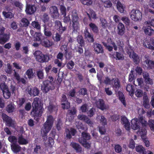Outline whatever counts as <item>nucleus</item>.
I'll return each instance as SVG.
<instances>
[{
    "instance_id": "nucleus-1",
    "label": "nucleus",
    "mask_w": 154,
    "mask_h": 154,
    "mask_svg": "<svg viewBox=\"0 0 154 154\" xmlns=\"http://www.w3.org/2000/svg\"><path fill=\"white\" fill-rule=\"evenodd\" d=\"M39 98L35 97L32 103V109L30 113L31 116L34 117L37 121H38L39 118L42 116L44 109L43 107L39 105Z\"/></svg>"
},
{
    "instance_id": "nucleus-2",
    "label": "nucleus",
    "mask_w": 154,
    "mask_h": 154,
    "mask_svg": "<svg viewBox=\"0 0 154 154\" xmlns=\"http://www.w3.org/2000/svg\"><path fill=\"white\" fill-rule=\"evenodd\" d=\"M54 79L52 76H48V79L44 81L41 85V90L44 93H46L50 90L55 88Z\"/></svg>"
},
{
    "instance_id": "nucleus-3",
    "label": "nucleus",
    "mask_w": 154,
    "mask_h": 154,
    "mask_svg": "<svg viewBox=\"0 0 154 154\" xmlns=\"http://www.w3.org/2000/svg\"><path fill=\"white\" fill-rule=\"evenodd\" d=\"M54 122V119L51 115H49L47 117V120L44 123L41 131V134L42 137L47 136V133L51 130L53 126ZM44 139L45 140V137Z\"/></svg>"
},
{
    "instance_id": "nucleus-4",
    "label": "nucleus",
    "mask_w": 154,
    "mask_h": 154,
    "mask_svg": "<svg viewBox=\"0 0 154 154\" xmlns=\"http://www.w3.org/2000/svg\"><path fill=\"white\" fill-rule=\"evenodd\" d=\"M71 21L72 32H77L80 29V24L79 23V18L78 17L77 11L74 10L72 11L71 14Z\"/></svg>"
},
{
    "instance_id": "nucleus-5",
    "label": "nucleus",
    "mask_w": 154,
    "mask_h": 154,
    "mask_svg": "<svg viewBox=\"0 0 154 154\" xmlns=\"http://www.w3.org/2000/svg\"><path fill=\"white\" fill-rule=\"evenodd\" d=\"M91 138V137L89 134L83 132L82 133L81 137L79 139V141L84 147L88 149L90 148L91 143L87 141Z\"/></svg>"
},
{
    "instance_id": "nucleus-6",
    "label": "nucleus",
    "mask_w": 154,
    "mask_h": 154,
    "mask_svg": "<svg viewBox=\"0 0 154 154\" xmlns=\"http://www.w3.org/2000/svg\"><path fill=\"white\" fill-rule=\"evenodd\" d=\"M34 55L36 60L40 63L47 62L49 60V57L48 55L43 54L40 51H36L35 52Z\"/></svg>"
},
{
    "instance_id": "nucleus-7",
    "label": "nucleus",
    "mask_w": 154,
    "mask_h": 154,
    "mask_svg": "<svg viewBox=\"0 0 154 154\" xmlns=\"http://www.w3.org/2000/svg\"><path fill=\"white\" fill-rule=\"evenodd\" d=\"M142 15V13L138 10L133 9L130 13V17L131 20L134 21L141 20Z\"/></svg>"
},
{
    "instance_id": "nucleus-8",
    "label": "nucleus",
    "mask_w": 154,
    "mask_h": 154,
    "mask_svg": "<svg viewBox=\"0 0 154 154\" xmlns=\"http://www.w3.org/2000/svg\"><path fill=\"white\" fill-rule=\"evenodd\" d=\"M84 36L85 39L90 43H93L94 41V35L92 33L90 32L87 27H86L84 32Z\"/></svg>"
},
{
    "instance_id": "nucleus-9",
    "label": "nucleus",
    "mask_w": 154,
    "mask_h": 154,
    "mask_svg": "<svg viewBox=\"0 0 154 154\" xmlns=\"http://www.w3.org/2000/svg\"><path fill=\"white\" fill-rule=\"evenodd\" d=\"M95 104L97 108L102 111L106 110L108 108V106L105 104V101L103 99H100L96 100Z\"/></svg>"
},
{
    "instance_id": "nucleus-10",
    "label": "nucleus",
    "mask_w": 154,
    "mask_h": 154,
    "mask_svg": "<svg viewBox=\"0 0 154 154\" xmlns=\"http://www.w3.org/2000/svg\"><path fill=\"white\" fill-rule=\"evenodd\" d=\"M62 108L63 109H68L70 106V103L68 100L66 96L64 94H63L60 99Z\"/></svg>"
},
{
    "instance_id": "nucleus-11",
    "label": "nucleus",
    "mask_w": 154,
    "mask_h": 154,
    "mask_svg": "<svg viewBox=\"0 0 154 154\" xmlns=\"http://www.w3.org/2000/svg\"><path fill=\"white\" fill-rule=\"evenodd\" d=\"M2 117L3 122H5L6 125L9 127H13L14 126V124L11 117L4 113L2 114Z\"/></svg>"
},
{
    "instance_id": "nucleus-12",
    "label": "nucleus",
    "mask_w": 154,
    "mask_h": 154,
    "mask_svg": "<svg viewBox=\"0 0 154 154\" xmlns=\"http://www.w3.org/2000/svg\"><path fill=\"white\" fill-rule=\"evenodd\" d=\"M28 93L31 96H38L39 94V91L36 87L29 86L27 89Z\"/></svg>"
},
{
    "instance_id": "nucleus-13",
    "label": "nucleus",
    "mask_w": 154,
    "mask_h": 154,
    "mask_svg": "<svg viewBox=\"0 0 154 154\" xmlns=\"http://www.w3.org/2000/svg\"><path fill=\"white\" fill-rule=\"evenodd\" d=\"M143 45L145 47L149 49L154 50V39L152 38L146 40L144 41Z\"/></svg>"
},
{
    "instance_id": "nucleus-14",
    "label": "nucleus",
    "mask_w": 154,
    "mask_h": 154,
    "mask_svg": "<svg viewBox=\"0 0 154 154\" xmlns=\"http://www.w3.org/2000/svg\"><path fill=\"white\" fill-rule=\"evenodd\" d=\"M92 46L94 48V52L97 54L103 53L104 52L103 46L100 44L94 42Z\"/></svg>"
},
{
    "instance_id": "nucleus-15",
    "label": "nucleus",
    "mask_w": 154,
    "mask_h": 154,
    "mask_svg": "<svg viewBox=\"0 0 154 154\" xmlns=\"http://www.w3.org/2000/svg\"><path fill=\"white\" fill-rule=\"evenodd\" d=\"M50 13L51 17L54 19H57L59 14L57 8L55 6H52L50 8Z\"/></svg>"
},
{
    "instance_id": "nucleus-16",
    "label": "nucleus",
    "mask_w": 154,
    "mask_h": 154,
    "mask_svg": "<svg viewBox=\"0 0 154 154\" xmlns=\"http://www.w3.org/2000/svg\"><path fill=\"white\" fill-rule=\"evenodd\" d=\"M131 127L132 129L136 130L139 129L138 132L139 134V130L140 131L142 129H145L144 128H142L141 129L140 128L139 124L138 121V119H132L131 121Z\"/></svg>"
},
{
    "instance_id": "nucleus-17",
    "label": "nucleus",
    "mask_w": 154,
    "mask_h": 154,
    "mask_svg": "<svg viewBox=\"0 0 154 154\" xmlns=\"http://www.w3.org/2000/svg\"><path fill=\"white\" fill-rule=\"evenodd\" d=\"M146 132V129H142L141 131L139 130V134L140 135L142 139L143 140L145 145L146 147H148L149 146V142L145 138Z\"/></svg>"
},
{
    "instance_id": "nucleus-18",
    "label": "nucleus",
    "mask_w": 154,
    "mask_h": 154,
    "mask_svg": "<svg viewBox=\"0 0 154 154\" xmlns=\"http://www.w3.org/2000/svg\"><path fill=\"white\" fill-rule=\"evenodd\" d=\"M36 11V7L34 5L27 4L25 11L27 14L31 15L34 14Z\"/></svg>"
},
{
    "instance_id": "nucleus-19",
    "label": "nucleus",
    "mask_w": 154,
    "mask_h": 154,
    "mask_svg": "<svg viewBox=\"0 0 154 154\" xmlns=\"http://www.w3.org/2000/svg\"><path fill=\"white\" fill-rule=\"evenodd\" d=\"M76 132V130L73 128H71L70 130L66 128L65 130L66 136L67 138L70 139L72 138V136L75 135Z\"/></svg>"
},
{
    "instance_id": "nucleus-20",
    "label": "nucleus",
    "mask_w": 154,
    "mask_h": 154,
    "mask_svg": "<svg viewBox=\"0 0 154 154\" xmlns=\"http://www.w3.org/2000/svg\"><path fill=\"white\" fill-rule=\"evenodd\" d=\"M40 43L42 45L47 48H49L53 45V43L52 42L50 41L48 39L46 38L45 36V38L42 39Z\"/></svg>"
},
{
    "instance_id": "nucleus-21",
    "label": "nucleus",
    "mask_w": 154,
    "mask_h": 154,
    "mask_svg": "<svg viewBox=\"0 0 154 154\" xmlns=\"http://www.w3.org/2000/svg\"><path fill=\"white\" fill-rule=\"evenodd\" d=\"M112 56L116 60H123L125 59L123 54L121 52L118 51L114 52Z\"/></svg>"
},
{
    "instance_id": "nucleus-22",
    "label": "nucleus",
    "mask_w": 154,
    "mask_h": 154,
    "mask_svg": "<svg viewBox=\"0 0 154 154\" xmlns=\"http://www.w3.org/2000/svg\"><path fill=\"white\" fill-rule=\"evenodd\" d=\"M33 38L35 41L41 42L42 39L45 38V36L42 35L41 32H35L33 35Z\"/></svg>"
},
{
    "instance_id": "nucleus-23",
    "label": "nucleus",
    "mask_w": 154,
    "mask_h": 154,
    "mask_svg": "<svg viewBox=\"0 0 154 154\" xmlns=\"http://www.w3.org/2000/svg\"><path fill=\"white\" fill-rule=\"evenodd\" d=\"M143 75L145 82L147 83L150 85H152L153 84L152 80L149 78V75L148 73L146 72H144L143 73Z\"/></svg>"
},
{
    "instance_id": "nucleus-24",
    "label": "nucleus",
    "mask_w": 154,
    "mask_h": 154,
    "mask_svg": "<svg viewBox=\"0 0 154 154\" xmlns=\"http://www.w3.org/2000/svg\"><path fill=\"white\" fill-rule=\"evenodd\" d=\"M71 146L75 150L77 153H81L82 152V148L78 143H72L71 144Z\"/></svg>"
},
{
    "instance_id": "nucleus-25",
    "label": "nucleus",
    "mask_w": 154,
    "mask_h": 154,
    "mask_svg": "<svg viewBox=\"0 0 154 154\" xmlns=\"http://www.w3.org/2000/svg\"><path fill=\"white\" fill-rule=\"evenodd\" d=\"M145 33L149 35H151L152 33L154 32V30L151 29L150 26H143V29Z\"/></svg>"
},
{
    "instance_id": "nucleus-26",
    "label": "nucleus",
    "mask_w": 154,
    "mask_h": 154,
    "mask_svg": "<svg viewBox=\"0 0 154 154\" xmlns=\"http://www.w3.org/2000/svg\"><path fill=\"white\" fill-rule=\"evenodd\" d=\"M11 149L14 152L17 153L20 152L21 147L16 143H13L11 146Z\"/></svg>"
},
{
    "instance_id": "nucleus-27",
    "label": "nucleus",
    "mask_w": 154,
    "mask_h": 154,
    "mask_svg": "<svg viewBox=\"0 0 154 154\" xmlns=\"http://www.w3.org/2000/svg\"><path fill=\"white\" fill-rule=\"evenodd\" d=\"M134 87V85L131 84H128L126 87V90L127 91L129 92L131 96L133 95L135 92Z\"/></svg>"
},
{
    "instance_id": "nucleus-28",
    "label": "nucleus",
    "mask_w": 154,
    "mask_h": 154,
    "mask_svg": "<svg viewBox=\"0 0 154 154\" xmlns=\"http://www.w3.org/2000/svg\"><path fill=\"white\" fill-rule=\"evenodd\" d=\"M117 27L119 30L118 34L119 35H122L125 32V28L124 25L122 23H119Z\"/></svg>"
},
{
    "instance_id": "nucleus-29",
    "label": "nucleus",
    "mask_w": 154,
    "mask_h": 154,
    "mask_svg": "<svg viewBox=\"0 0 154 154\" xmlns=\"http://www.w3.org/2000/svg\"><path fill=\"white\" fill-rule=\"evenodd\" d=\"M64 48L65 51L64 55L65 56V58L67 60H69L71 59L72 57V53L71 51H69L67 50L66 47H64V46L63 45L61 47V48L62 49Z\"/></svg>"
},
{
    "instance_id": "nucleus-30",
    "label": "nucleus",
    "mask_w": 154,
    "mask_h": 154,
    "mask_svg": "<svg viewBox=\"0 0 154 154\" xmlns=\"http://www.w3.org/2000/svg\"><path fill=\"white\" fill-rule=\"evenodd\" d=\"M18 142L20 145H26L28 143V141L27 140L23 137L22 135L18 137Z\"/></svg>"
},
{
    "instance_id": "nucleus-31",
    "label": "nucleus",
    "mask_w": 154,
    "mask_h": 154,
    "mask_svg": "<svg viewBox=\"0 0 154 154\" xmlns=\"http://www.w3.org/2000/svg\"><path fill=\"white\" fill-rule=\"evenodd\" d=\"M57 106L50 104L48 107V111L50 113L54 112L55 113H57Z\"/></svg>"
},
{
    "instance_id": "nucleus-32",
    "label": "nucleus",
    "mask_w": 154,
    "mask_h": 154,
    "mask_svg": "<svg viewBox=\"0 0 154 154\" xmlns=\"http://www.w3.org/2000/svg\"><path fill=\"white\" fill-rule=\"evenodd\" d=\"M43 26L44 28V32L45 35L47 37H51L52 35V33L51 31L49 30V29L47 27L45 24H44Z\"/></svg>"
},
{
    "instance_id": "nucleus-33",
    "label": "nucleus",
    "mask_w": 154,
    "mask_h": 154,
    "mask_svg": "<svg viewBox=\"0 0 154 154\" xmlns=\"http://www.w3.org/2000/svg\"><path fill=\"white\" fill-rule=\"evenodd\" d=\"M136 151L139 153L140 154H146V152L145 148L142 145L137 146L135 148Z\"/></svg>"
},
{
    "instance_id": "nucleus-34",
    "label": "nucleus",
    "mask_w": 154,
    "mask_h": 154,
    "mask_svg": "<svg viewBox=\"0 0 154 154\" xmlns=\"http://www.w3.org/2000/svg\"><path fill=\"white\" fill-rule=\"evenodd\" d=\"M10 37L9 34L5 33L0 37V41L5 43L9 40Z\"/></svg>"
},
{
    "instance_id": "nucleus-35",
    "label": "nucleus",
    "mask_w": 154,
    "mask_h": 154,
    "mask_svg": "<svg viewBox=\"0 0 154 154\" xmlns=\"http://www.w3.org/2000/svg\"><path fill=\"white\" fill-rule=\"evenodd\" d=\"M119 99L123 105L125 106H126V101L124 95L122 92L119 91L118 92Z\"/></svg>"
},
{
    "instance_id": "nucleus-36",
    "label": "nucleus",
    "mask_w": 154,
    "mask_h": 154,
    "mask_svg": "<svg viewBox=\"0 0 154 154\" xmlns=\"http://www.w3.org/2000/svg\"><path fill=\"white\" fill-rule=\"evenodd\" d=\"M24 75H27L28 78L29 79L32 78L34 77V74L33 72L32 69L29 68L27 70Z\"/></svg>"
},
{
    "instance_id": "nucleus-37",
    "label": "nucleus",
    "mask_w": 154,
    "mask_h": 154,
    "mask_svg": "<svg viewBox=\"0 0 154 154\" xmlns=\"http://www.w3.org/2000/svg\"><path fill=\"white\" fill-rule=\"evenodd\" d=\"M91 29L93 32L95 33H97L98 32V29L97 26L94 23H91L89 25Z\"/></svg>"
},
{
    "instance_id": "nucleus-38",
    "label": "nucleus",
    "mask_w": 154,
    "mask_h": 154,
    "mask_svg": "<svg viewBox=\"0 0 154 154\" xmlns=\"http://www.w3.org/2000/svg\"><path fill=\"white\" fill-rule=\"evenodd\" d=\"M29 22L26 18H23L20 21V25L23 27H27L29 25Z\"/></svg>"
},
{
    "instance_id": "nucleus-39",
    "label": "nucleus",
    "mask_w": 154,
    "mask_h": 154,
    "mask_svg": "<svg viewBox=\"0 0 154 154\" xmlns=\"http://www.w3.org/2000/svg\"><path fill=\"white\" fill-rule=\"evenodd\" d=\"M145 62L147 65L148 69L154 68V61L147 59L145 61Z\"/></svg>"
},
{
    "instance_id": "nucleus-40",
    "label": "nucleus",
    "mask_w": 154,
    "mask_h": 154,
    "mask_svg": "<svg viewBox=\"0 0 154 154\" xmlns=\"http://www.w3.org/2000/svg\"><path fill=\"white\" fill-rule=\"evenodd\" d=\"M114 80V84L113 85V87L117 90L119 89L120 87V82L117 78H114L113 79Z\"/></svg>"
},
{
    "instance_id": "nucleus-41",
    "label": "nucleus",
    "mask_w": 154,
    "mask_h": 154,
    "mask_svg": "<svg viewBox=\"0 0 154 154\" xmlns=\"http://www.w3.org/2000/svg\"><path fill=\"white\" fill-rule=\"evenodd\" d=\"M77 41L80 46H85V41L82 35H78L77 37Z\"/></svg>"
},
{
    "instance_id": "nucleus-42",
    "label": "nucleus",
    "mask_w": 154,
    "mask_h": 154,
    "mask_svg": "<svg viewBox=\"0 0 154 154\" xmlns=\"http://www.w3.org/2000/svg\"><path fill=\"white\" fill-rule=\"evenodd\" d=\"M132 58L133 59L134 62L136 64H138L139 63V58L136 53L134 52H133Z\"/></svg>"
},
{
    "instance_id": "nucleus-43",
    "label": "nucleus",
    "mask_w": 154,
    "mask_h": 154,
    "mask_svg": "<svg viewBox=\"0 0 154 154\" xmlns=\"http://www.w3.org/2000/svg\"><path fill=\"white\" fill-rule=\"evenodd\" d=\"M102 5L105 8H109L112 5V4L109 0H105L104 1H103Z\"/></svg>"
},
{
    "instance_id": "nucleus-44",
    "label": "nucleus",
    "mask_w": 154,
    "mask_h": 154,
    "mask_svg": "<svg viewBox=\"0 0 154 154\" xmlns=\"http://www.w3.org/2000/svg\"><path fill=\"white\" fill-rule=\"evenodd\" d=\"M3 95L4 97L6 99L9 98L11 96V92L8 89L2 91Z\"/></svg>"
},
{
    "instance_id": "nucleus-45",
    "label": "nucleus",
    "mask_w": 154,
    "mask_h": 154,
    "mask_svg": "<svg viewBox=\"0 0 154 154\" xmlns=\"http://www.w3.org/2000/svg\"><path fill=\"white\" fill-rule=\"evenodd\" d=\"M56 128L58 131L61 129L62 127V123L61 120L60 119H58L55 123Z\"/></svg>"
},
{
    "instance_id": "nucleus-46",
    "label": "nucleus",
    "mask_w": 154,
    "mask_h": 154,
    "mask_svg": "<svg viewBox=\"0 0 154 154\" xmlns=\"http://www.w3.org/2000/svg\"><path fill=\"white\" fill-rule=\"evenodd\" d=\"M117 8L118 11L121 13H123L124 10V7L121 3L118 1L117 4Z\"/></svg>"
},
{
    "instance_id": "nucleus-47",
    "label": "nucleus",
    "mask_w": 154,
    "mask_h": 154,
    "mask_svg": "<svg viewBox=\"0 0 154 154\" xmlns=\"http://www.w3.org/2000/svg\"><path fill=\"white\" fill-rule=\"evenodd\" d=\"M12 4L21 10L23 7V5L19 1H15L14 2H13Z\"/></svg>"
},
{
    "instance_id": "nucleus-48",
    "label": "nucleus",
    "mask_w": 154,
    "mask_h": 154,
    "mask_svg": "<svg viewBox=\"0 0 154 154\" xmlns=\"http://www.w3.org/2000/svg\"><path fill=\"white\" fill-rule=\"evenodd\" d=\"M138 121L139 123H141L143 127H146V126L147 122L144 119L143 116H140L139 118Z\"/></svg>"
},
{
    "instance_id": "nucleus-49",
    "label": "nucleus",
    "mask_w": 154,
    "mask_h": 154,
    "mask_svg": "<svg viewBox=\"0 0 154 154\" xmlns=\"http://www.w3.org/2000/svg\"><path fill=\"white\" fill-rule=\"evenodd\" d=\"M37 75L39 79H42L44 77V72L43 71L39 69L36 72Z\"/></svg>"
},
{
    "instance_id": "nucleus-50",
    "label": "nucleus",
    "mask_w": 154,
    "mask_h": 154,
    "mask_svg": "<svg viewBox=\"0 0 154 154\" xmlns=\"http://www.w3.org/2000/svg\"><path fill=\"white\" fill-rule=\"evenodd\" d=\"M60 10L61 15L63 16H66V9L65 7L63 5L60 7Z\"/></svg>"
},
{
    "instance_id": "nucleus-51",
    "label": "nucleus",
    "mask_w": 154,
    "mask_h": 154,
    "mask_svg": "<svg viewBox=\"0 0 154 154\" xmlns=\"http://www.w3.org/2000/svg\"><path fill=\"white\" fill-rule=\"evenodd\" d=\"M61 34L57 32L56 33L55 36L53 37V38L55 42H58L60 40L61 38Z\"/></svg>"
},
{
    "instance_id": "nucleus-52",
    "label": "nucleus",
    "mask_w": 154,
    "mask_h": 154,
    "mask_svg": "<svg viewBox=\"0 0 154 154\" xmlns=\"http://www.w3.org/2000/svg\"><path fill=\"white\" fill-rule=\"evenodd\" d=\"M74 62L72 60H70L66 64V67L68 69L71 70L74 68Z\"/></svg>"
},
{
    "instance_id": "nucleus-53",
    "label": "nucleus",
    "mask_w": 154,
    "mask_h": 154,
    "mask_svg": "<svg viewBox=\"0 0 154 154\" xmlns=\"http://www.w3.org/2000/svg\"><path fill=\"white\" fill-rule=\"evenodd\" d=\"M117 46L121 51H124V44L123 42H121L120 40H118L117 42Z\"/></svg>"
},
{
    "instance_id": "nucleus-54",
    "label": "nucleus",
    "mask_w": 154,
    "mask_h": 154,
    "mask_svg": "<svg viewBox=\"0 0 154 154\" xmlns=\"http://www.w3.org/2000/svg\"><path fill=\"white\" fill-rule=\"evenodd\" d=\"M14 108L12 104H9L6 107V110L8 113H11L14 112Z\"/></svg>"
},
{
    "instance_id": "nucleus-55",
    "label": "nucleus",
    "mask_w": 154,
    "mask_h": 154,
    "mask_svg": "<svg viewBox=\"0 0 154 154\" xmlns=\"http://www.w3.org/2000/svg\"><path fill=\"white\" fill-rule=\"evenodd\" d=\"M136 96L138 97H142L143 95V91L141 89H137L135 92Z\"/></svg>"
},
{
    "instance_id": "nucleus-56",
    "label": "nucleus",
    "mask_w": 154,
    "mask_h": 154,
    "mask_svg": "<svg viewBox=\"0 0 154 154\" xmlns=\"http://www.w3.org/2000/svg\"><path fill=\"white\" fill-rule=\"evenodd\" d=\"M87 90L86 88H81L79 91V93L80 95L84 96L87 94Z\"/></svg>"
},
{
    "instance_id": "nucleus-57",
    "label": "nucleus",
    "mask_w": 154,
    "mask_h": 154,
    "mask_svg": "<svg viewBox=\"0 0 154 154\" xmlns=\"http://www.w3.org/2000/svg\"><path fill=\"white\" fill-rule=\"evenodd\" d=\"M32 25L35 28L37 29H40L41 27L38 21H32L31 23Z\"/></svg>"
},
{
    "instance_id": "nucleus-58",
    "label": "nucleus",
    "mask_w": 154,
    "mask_h": 154,
    "mask_svg": "<svg viewBox=\"0 0 154 154\" xmlns=\"http://www.w3.org/2000/svg\"><path fill=\"white\" fill-rule=\"evenodd\" d=\"M101 26L103 28H105L107 26V22L106 20L101 18L100 19Z\"/></svg>"
},
{
    "instance_id": "nucleus-59",
    "label": "nucleus",
    "mask_w": 154,
    "mask_h": 154,
    "mask_svg": "<svg viewBox=\"0 0 154 154\" xmlns=\"http://www.w3.org/2000/svg\"><path fill=\"white\" fill-rule=\"evenodd\" d=\"M81 2L83 5L89 6L92 3V0H80Z\"/></svg>"
},
{
    "instance_id": "nucleus-60",
    "label": "nucleus",
    "mask_w": 154,
    "mask_h": 154,
    "mask_svg": "<svg viewBox=\"0 0 154 154\" xmlns=\"http://www.w3.org/2000/svg\"><path fill=\"white\" fill-rule=\"evenodd\" d=\"M54 28L56 29H57L60 26H62V23L61 22L58 20H56L54 22Z\"/></svg>"
},
{
    "instance_id": "nucleus-61",
    "label": "nucleus",
    "mask_w": 154,
    "mask_h": 154,
    "mask_svg": "<svg viewBox=\"0 0 154 154\" xmlns=\"http://www.w3.org/2000/svg\"><path fill=\"white\" fill-rule=\"evenodd\" d=\"M2 14L4 16L7 18H11L12 17V13L10 12H6L5 11H3Z\"/></svg>"
},
{
    "instance_id": "nucleus-62",
    "label": "nucleus",
    "mask_w": 154,
    "mask_h": 154,
    "mask_svg": "<svg viewBox=\"0 0 154 154\" xmlns=\"http://www.w3.org/2000/svg\"><path fill=\"white\" fill-rule=\"evenodd\" d=\"M88 15L90 20H91V18L94 19L96 18L95 13L93 10L91 11L90 12V14H88Z\"/></svg>"
},
{
    "instance_id": "nucleus-63",
    "label": "nucleus",
    "mask_w": 154,
    "mask_h": 154,
    "mask_svg": "<svg viewBox=\"0 0 154 154\" xmlns=\"http://www.w3.org/2000/svg\"><path fill=\"white\" fill-rule=\"evenodd\" d=\"M115 152L117 153H120L122 151V148L119 144H116L114 147Z\"/></svg>"
},
{
    "instance_id": "nucleus-64",
    "label": "nucleus",
    "mask_w": 154,
    "mask_h": 154,
    "mask_svg": "<svg viewBox=\"0 0 154 154\" xmlns=\"http://www.w3.org/2000/svg\"><path fill=\"white\" fill-rule=\"evenodd\" d=\"M135 143L134 140L131 139L130 140L128 147L130 148L133 149L135 147Z\"/></svg>"
}]
</instances>
